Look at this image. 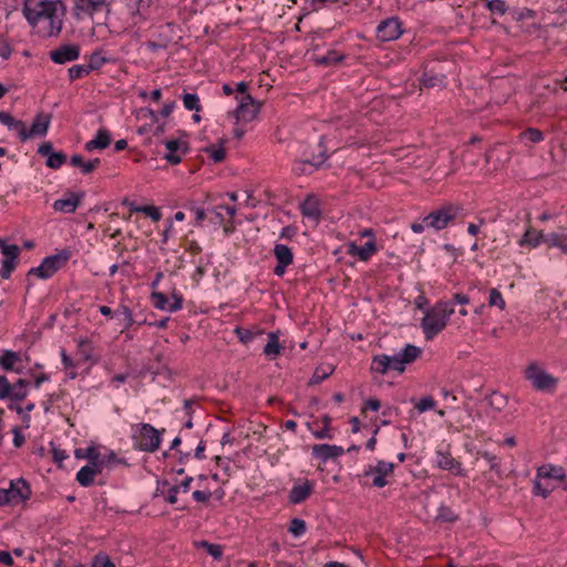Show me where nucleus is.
Returning a JSON list of instances; mask_svg holds the SVG:
<instances>
[{"label": "nucleus", "mask_w": 567, "mask_h": 567, "mask_svg": "<svg viewBox=\"0 0 567 567\" xmlns=\"http://www.w3.org/2000/svg\"><path fill=\"white\" fill-rule=\"evenodd\" d=\"M322 423H324V427L313 431V436L319 440L332 439L330 429L331 417L329 415H323Z\"/></svg>", "instance_id": "44"}, {"label": "nucleus", "mask_w": 567, "mask_h": 567, "mask_svg": "<svg viewBox=\"0 0 567 567\" xmlns=\"http://www.w3.org/2000/svg\"><path fill=\"white\" fill-rule=\"evenodd\" d=\"M421 354L420 348L413 344H406L403 351L395 355H388L390 370L403 372L405 364L412 363Z\"/></svg>", "instance_id": "8"}, {"label": "nucleus", "mask_w": 567, "mask_h": 567, "mask_svg": "<svg viewBox=\"0 0 567 567\" xmlns=\"http://www.w3.org/2000/svg\"><path fill=\"white\" fill-rule=\"evenodd\" d=\"M334 368L331 365H320L315 370L312 378L310 379L309 384L315 385L319 384L323 380H326L329 375L332 374Z\"/></svg>", "instance_id": "37"}, {"label": "nucleus", "mask_w": 567, "mask_h": 567, "mask_svg": "<svg viewBox=\"0 0 567 567\" xmlns=\"http://www.w3.org/2000/svg\"><path fill=\"white\" fill-rule=\"evenodd\" d=\"M525 378L537 391L554 392L558 384V379L547 373L537 363H530L525 370Z\"/></svg>", "instance_id": "5"}, {"label": "nucleus", "mask_w": 567, "mask_h": 567, "mask_svg": "<svg viewBox=\"0 0 567 567\" xmlns=\"http://www.w3.org/2000/svg\"><path fill=\"white\" fill-rule=\"evenodd\" d=\"M80 204V197L75 194H70L65 198L56 199L53 203V209L60 213H74Z\"/></svg>", "instance_id": "27"}, {"label": "nucleus", "mask_w": 567, "mask_h": 567, "mask_svg": "<svg viewBox=\"0 0 567 567\" xmlns=\"http://www.w3.org/2000/svg\"><path fill=\"white\" fill-rule=\"evenodd\" d=\"M315 483L306 481L301 485H295L289 492V502L291 504H300L305 502L313 492Z\"/></svg>", "instance_id": "24"}, {"label": "nucleus", "mask_w": 567, "mask_h": 567, "mask_svg": "<svg viewBox=\"0 0 567 567\" xmlns=\"http://www.w3.org/2000/svg\"><path fill=\"white\" fill-rule=\"evenodd\" d=\"M401 34L402 28L398 18L385 19L377 28L378 39L384 42L396 40Z\"/></svg>", "instance_id": "11"}, {"label": "nucleus", "mask_w": 567, "mask_h": 567, "mask_svg": "<svg viewBox=\"0 0 567 567\" xmlns=\"http://www.w3.org/2000/svg\"><path fill=\"white\" fill-rule=\"evenodd\" d=\"M274 254L277 260V265L274 268V274L278 277H281L286 272V268L292 264L293 254L288 246L282 244H277L275 246Z\"/></svg>", "instance_id": "12"}, {"label": "nucleus", "mask_w": 567, "mask_h": 567, "mask_svg": "<svg viewBox=\"0 0 567 567\" xmlns=\"http://www.w3.org/2000/svg\"><path fill=\"white\" fill-rule=\"evenodd\" d=\"M389 358L386 354H379L373 357L371 363V372L385 374L390 370Z\"/></svg>", "instance_id": "35"}, {"label": "nucleus", "mask_w": 567, "mask_h": 567, "mask_svg": "<svg viewBox=\"0 0 567 567\" xmlns=\"http://www.w3.org/2000/svg\"><path fill=\"white\" fill-rule=\"evenodd\" d=\"M70 164L74 167H80L83 174H90L101 164V161L100 158H94L85 162L81 155L75 154L71 157Z\"/></svg>", "instance_id": "32"}, {"label": "nucleus", "mask_w": 567, "mask_h": 567, "mask_svg": "<svg viewBox=\"0 0 567 567\" xmlns=\"http://www.w3.org/2000/svg\"><path fill=\"white\" fill-rule=\"evenodd\" d=\"M30 496L31 488L24 478L12 480L8 488L0 489V506L22 503L29 499Z\"/></svg>", "instance_id": "4"}, {"label": "nucleus", "mask_w": 567, "mask_h": 567, "mask_svg": "<svg viewBox=\"0 0 567 567\" xmlns=\"http://www.w3.org/2000/svg\"><path fill=\"white\" fill-rule=\"evenodd\" d=\"M0 123L7 126L10 131H14L18 133L21 141H23L24 134V123L20 120H16L8 112H0Z\"/></svg>", "instance_id": "29"}, {"label": "nucleus", "mask_w": 567, "mask_h": 567, "mask_svg": "<svg viewBox=\"0 0 567 567\" xmlns=\"http://www.w3.org/2000/svg\"><path fill=\"white\" fill-rule=\"evenodd\" d=\"M132 439L134 441V447L137 450H142V426L141 425H133L132 426Z\"/></svg>", "instance_id": "61"}, {"label": "nucleus", "mask_w": 567, "mask_h": 567, "mask_svg": "<svg viewBox=\"0 0 567 567\" xmlns=\"http://www.w3.org/2000/svg\"><path fill=\"white\" fill-rule=\"evenodd\" d=\"M204 546L207 547V553L213 556L215 559H219L223 556V549L221 546L209 544L207 542H204Z\"/></svg>", "instance_id": "62"}, {"label": "nucleus", "mask_w": 567, "mask_h": 567, "mask_svg": "<svg viewBox=\"0 0 567 567\" xmlns=\"http://www.w3.org/2000/svg\"><path fill=\"white\" fill-rule=\"evenodd\" d=\"M164 432L165 429L157 430L151 424L144 423V452L157 451Z\"/></svg>", "instance_id": "17"}, {"label": "nucleus", "mask_w": 567, "mask_h": 567, "mask_svg": "<svg viewBox=\"0 0 567 567\" xmlns=\"http://www.w3.org/2000/svg\"><path fill=\"white\" fill-rule=\"evenodd\" d=\"M90 73L86 64H74L69 69V78L71 81L84 78Z\"/></svg>", "instance_id": "47"}, {"label": "nucleus", "mask_w": 567, "mask_h": 567, "mask_svg": "<svg viewBox=\"0 0 567 567\" xmlns=\"http://www.w3.org/2000/svg\"><path fill=\"white\" fill-rule=\"evenodd\" d=\"M18 259L3 258L1 261L0 275L3 279H9L16 268Z\"/></svg>", "instance_id": "49"}, {"label": "nucleus", "mask_w": 567, "mask_h": 567, "mask_svg": "<svg viewBox=\"0 0 567 567\" xmlns=\"http://www.w3.org/2000/svg\"><path fill=\"white\" fill-rule=\"evenodd\" d=\"M65 12L62 0H24L23 3L27 21L48 37H55L62 31Z\"/></svg>", "instance_id": "1"}, {"label": "nucleus", "mask_w": 567, "mask_h": 567, "mask_svg": "<svg viewBox=\"0 0 567 567\" xmlns=\"http://www.w3.org/2000/svg\"><path fill=\"white\" fill-rule=\"evenodd\" d=\"M537 478L557 480L564 482V489H567V475L564 467L544 464L537 468Z\"/></svg>", "instance_id": "19"}, {"label": "nucleus", "mask_w": 567, "mask_h": 567, "mask_svg": "<svg viewBox=\"0 0 567 567\" xmlns=\"http://www.w3.org/2000/svg\"><path fill=\"white\" fill-rule=\"evenodd\" d=\"M435 462L441 470L450 471L451 473L458 476L465 475L462 464L447 452H437Z\"/></svg>", "instance_id": "20"}, {"label": "nucleus", "mask_w": 567, "mask_h": 567, "mask_svg": "<svg viewBox=\"0 0 567 567\" xmlns=\"http://www.w3.org/2000/svg\"><path fill=\"white\" fill-rule=\"evenodd\" d=\"M105 62V59L100 53H93L86 64L90 72L100 69Z\"/></svg>", "instance_id": "56"}, {"label": "nucleus", "mask_w": 567, "mask_h": 567, "mask_svg": "<svg viewBox=\"0 0 567 567\" xmlns=\"http://www.w3.org/2000/svg\"><path fill=\"white\" fill-rule=\"evenodd\" d=\"M183 103L186 110L199 112L202 110V105L199 102V97L194 93H186L183 96Z\"/></svg>", "instance_id": "42"}, {"label": "nucleus", "mask_w": 567, "mask_h": 567, "mask_svg": "<svg viewBox=\"0 0 567 567\" xmlns=\"http://www.w3.org/2000/svg\"><path fill=\"white\" fill-rule=\"evenodd\" d=\"M66 163V155L62 152H53L47 158V166L53 169L60 168L63 164Z\"/></svg>", "instance_id": "43"}, {"label": "nucleus", "mask_w": 567, "mask_h": 567, "mask_svg": "<svg viewBox=\"0 0 567 567\" xmlns=\"http://www.w3.org/2000/svg\"><path fill=\"white\" fill-rule=\"evenodd\" d=\"M349 252L357 256L360 260L367 261L377 252L375 240L369 239L363 246L351 243L349 245Z\"/></svg>", "instance_id": "25"}, {"label": "nucleus", "mask_w": 567, "mask_h": 567, "mask_svg": "<svg viewBox=\"0 0 567 567\" xmlns=\"http://www.w3.org/2000/svg\"><path fill=\"white\" fill-rule=\"evenodd\" d=\"M111 1L112 0H71L73 13L78 19L93 17L94 13L102 11Z\"/></svg>", "instance_id": "10"}, {"label": "nucleus", "mask_w": 567, "mask_h": 567, "mask_svg": "<svg viewBox=\"0 0 567 567\" xmlns=\"http://www.w3.org/2000/svg\"><path fill=\"white\" fill-rule=\"evenodd\" d=\"M11 383L4 375H0V400L10 399Z\"/></svg>", "instance_id": "55"}, {"label": "nucleus", "mask_w": 567, "mask_h": 567, "mask_svg": "<svg viewBox=\"0 0 567 567\" xmlns=\"http://www.w3.org/2000/svg\"><path fill=\"white\" fill-rule=\"evenodd\" d=\"M324 161V158H322L319 163H313L309 159H306V161H297L293 163V166H292V172L300 176V175H306V174H311L313 171L318 169V167L320 166V164Z\"/></svg>", "instance_id": "33"}, {"label": "nucleus", "mask_w": 567, "mask_h": 567, "mask_svg": "<svg viewBox=\"0 0 567 567\" xmlns=\"http://www.w3.org/2000/svg\"><path fill=\"white\" fill-rule=\"evenodd\" d=\"M92 567H115V565L107 555L97 554L92 560Z\"/></svg>", "instance_id": "54"}, {"label": "nucleus", "mask_w": 567, "mask_h": 567, "mask_svg": "<svg viewBox=\"0 0 567 567\" xmlns=\"http://www.w3.org/2000/svg\"><path fill=\"white\" fill-rule=\"evenodd\" d=\"M442 82L443 80L441 78L429 75L427 73H424L422 78V84L426 87H434L441 85Z\"/></svg>", "instance_id": "58"}, {"label": "nucleus", "mask_w": 567, "mask_h": 567, "mask_svg": "<svg viewBox=\"0 0 567 567\" xmlns=\"http://www.w3.org/2000/svg\"><path fill=\"white\" fill-rule=\"evenodd\" d=\"M164 144L167 150L164 158L172 165H177L182 162V156L177 154L178 151H182V153L185 154L189 148L188 142L179 138L166 140Z\"/></svg>", "instance_id": "15"}, {"label": "nucleus", "mask_w": 567, "mask_h": 567, "mask_svg": "<svg viewBox=\"0 0 567 567\" xmlns=\"http://www.w3.org/2000/svg\"><path fill=\"white\" fill-rule=\"evenodd\" d=\"M520 138L536 144L544 140V135L538 128H527L520 133Z\"/></svg>", "instance_id": "45"}, {"label": "nucleus", "mask_w": 567, "mask_h": 567, "mask_svg": "<svg viewBox=\"0 0 567 567\" xmlns=\"http://www.w3.org/2000/svg\"><path fill=\"white\" fill-rule=\"evenodd\" d=\"M343 453H344L343 449L338 445L316 444L312 446L313 456L319 458L321 462H327L328 460H334V458L341 456Z\"/></svg>", "instance_id": "21"}, {"label": "nucleus", "mask_w": 567, "mask_h": 567, "mask_svg": "<svg viewBox=\"0 0 567 567\" xmlns=\"http://www.w3.org/2000/svg\"><path fill=\"white\" fill-rule=\"evenodd\" d=\"M487 400L488 404L498 412L503 411L508 403L507 396L498 392H493Z\"/></svg>", "instance_id": "41"}, {"label": "nucleus", "mask_w": 567, "mask_h": 567, "mask_svg": "<svg viewBox=\"0 0 567 567\" xmlns=\"http://www.w3.org/2000/svg\"><path fill=\"white\" fill-rule=\"evenodd\" d=\"M193 482V477L188 476L184 478L179 484L174 485V492L178 493H188L190 489V484Z\"/></svg>", "instance_id": "64"}, {"label": "nucleus", "mask_w": 567, "mask_h": 567, "mask_svg": "<svg viewBox=\"0 0 567 567\" xmlns=\"http://www.w3.org/2000/svg\"><path fill=\"white\" fill-rule=\"evenodd\" d=\"M288 530L295 536L299 537L303 535L307 530L306 522L300 518H292L289 525Z\"/></svg>", "instance_id": "46"}, {"label": "nucleus", "mask_w": 567, "mask_h": 567, "mask_svg": "<svg viewBox=\"0 0 567 567\" xmlns=\"http://www.w3.org/2000/svg\"><path fill=\"white\" fill-rule=\"evenodd\" d=\"M395 465L390 462L379 461L374 466L364 471V476H372L373 486L382 488L389 484V477L393 476Z\"/></svg>", "instance_id": "6"}, {"label": "nucleus", "mask_w": 567, "mask_h": 567, "mask_svg": "<svg viewBox=\"0 0 567 567\" xmlns=\"http://www.w3.org/2000/svg\"><path fill=\"white\" fill-rule=\"evenodd\" d=\"M51 123V115L39 113L28 130L24 125L23 141L32 138L34 136H45Z\"/></svg>", "instance_id": "13"}, {"label": "nucleus", "mask_w": 567, "mask_h": 567, "mask_svg": "<svg viewBox=\"0 0 567 567\" xmlns=\"http://www.w3.org/2000/svg\"><path fill=\"white\" fill-rule=\"evenodd\" d=\"M303 217L318 221L321 217V209L318 198L315 195H308L300 205Z\"/></svg>", "instance_id": "23"}, {"label": "nucleus", "mask_w": 567, "mask_h": 567, "mask_svg": "<svg viewBox=\"0 0 567 567\" xmlns=\"http://www.w3.org/2000/svg\"><path fill=\"white\" fill-rule=\"evenodd\" d=\"M545 244L549 247H557L564 254H567V235L561 233H550L546 235Z\"/></svg>", "instance_id": "34"}, {"label": "nucleus", "mask_w": 567, "mask_h": 567, "mask_svg": "<svg viewBox=\"0 0 567 567\" xmlns=\"http://www.w3.org/2000/svg\"><path fill=\"white\" fill-rule=\"evenodd\" d=\"M235 333L243 343H248L254 339V333L250 330L237 327Z\"/></svg>", "instance_id": "59"}, {"label": "nucleus", "mask_w": 567, "mask_h": 567, "mask_svg": "<svg viewBox=\"0 0 567 567\" xmlns=\"http://www.w3.org/2000/svg\"><path fill=\"white\" fill-rule=\"evenodd\" d=\"M84 457L89 458V462L104 465V461L100 458V452L95 447H89Z\"/></svg>", "instance_id": "60"}, {"label": "nucleus", "mask_w": 567, "mask_h": 567, "mask_svg": "<svg viewBox=\"0 0 567 567\" xmlns=\"http://www.w3.org/2000/svg\"><path fill=\"white\" fill-rule=\"evenodd\" d=\"M102 464L89 462L86 465L81 467L80 471L76 473V481L83 487L91 486L94 482L95 476L102 473Z\"/></svg>", "instance_id": "18"}, {"label": "nucleus", "mask_w": 567, "mask_h": 567, "mask_svg": "<svg viewBox=\"0 0 567 567\" xmlns=\"http://www.w3.org/2000/svg\"><path fill=\"white\" fill-rule=\"evenodd\" d=\"M436 406V402L435 400L432 398V396H424L416 404H415V409L420 412V413H424L429 410H433L434 408Z\"/></svg>", "instance_id": "53"}, {"label": "nucleus", "mask_w": 567, "mask_h": 567, "mask_svg": "<svg viewBox=\"0 0 567 567\" xmlns=\"http://www.w3.org/2000/svg\"><path fill=\"white\" fill-rule=\"evenodd\" d=\"M71 256L72 252L70 249H62L54 255L45 257L38 267L30 269L29 275H34L40 279L47 280L62 269Z\"/></svg>", "instance_id": "3"}, {"label": "nucleus", "mask_w": 567, "mask_h": 567, "mask_svg": "<svg viewBox=\"0 0 567 567\" xmlns=\"http://www.w3.org/2000/svg\"><path fill=\"white\" fill-rule=\"evenodd\" d=\"M22 357L19 352L4 350L0 355V367L6 371L20 373L23 369Z\"/></svg>", "instance_id": "22"}, {"label": "nucleus", "mask_w": 567, "mask_h": 567, "mask_svg": "<svg viewBox=\"0 0 567 567\" xmlns=\"http://www.w3.org/2000/svg\"><path fill=\"white\" fill-rule=\"evenodd\" d=\"M99 311L105 317L123 319L124 321L131 320V311L127 308H123L121 311H113L107 306H100Z\"/></svg>", "instance_id": "36"}, {"label": "nucleus", "mask_w": 567, "mask_h": 567, "mask_svg": "<svg viewBox=\"0 0 567 567\" xmlns=\"http://www.w3.org/2000/svg\"><path fill=\"white\" fill-rule=\"evenodd\" d=\"M204 152L209 155V157L215 163H221L226 158V151L223 146V143L219 146L209 145L204 148Z\"/></svg>", "instance_id": "38"}, {"label": "nucleus", "mask_w": 567, "mask_h": 567, "mask_svg": "<svg viewBox=\"0 0 567 567\" xmlns=\"http://www.w3.org/2000/svg\"><path fill=\"white\" fill-rule=\"evenodd\" d=\"M477 454H478V456H481L482 458H484L485 461H487L489 463L491 471H494L497 474L501 473V466H499V462H498V458L496 455H494L489 452H486V451L478 452Z\"/></svg>", "instance_id": "52"}, {"label": "nucleus", "mask_w": 567, "mask_h": 567, "mask_svg": "<svg viewBox=\"0 0 567 567\" xmlns=\"http://www.w3.org/2000/svg\"><path fill=\"white\" fill-rule=\"evenodd\" d=\"M342 55L338 54L336 51H329L326 54H316L315 61L317 64L321 65H331L342 60Z\"/></svg>", "instance_id": "39"}, {"label": "nucleus", "mask_w": 567, "mask_h": 567, "mask_svg": "<svg viewBox=\"0 0 567 567\" xmlns=\"http://www.w3.org/2000/svg\"><path fill=\"white\" fill-rule=\"evenodd\" d=\"M260 103L252 99L250 94L243 95L238 100V106L234 114L237 121L250 122L259 113Z\"/></svg>", "instance_id": "7"}, {"label": "nucleus", "mask_w": 567, "mask_h": 567, "mask_svg": "<svg viewBox=\"0 0 567 567\" xmlns=\"http://www.w3.org/2000/svg\"><path fill=\"white\" fill-rule=\"evenodd\" d=\"M162 210L154 205H144V217L150 218L153 223H158L162 219Z\"/></svg>", "instance_id": "51"}, {"label": "nucleus", "mask_w": 567, "mask_h": 567, "mask_svg": "<svg viewBox=\"0 0 567 567\" xmlns=\"http://www.w3.org/2000/svg\"><path fill=\"white\" fill-rule=\"evenodd\" d=\"M173 301L171 302L167 297L162 292H153L151 295V301L153 306L161 310H166L169 312L179 310L183 306V297L181 295H173Z\"/></svg>", "instance_id": "16"}, {"label": "nucleus", "mask_w": 567, "mask_h": 567, "mask_svg": "<svg viewBox=\"0 0 567 567\" xmlns=\"http://www.w3.org/2000/svg\"><path fill=\"white\" fill-rule=\"evenodd\" d=\"M546 235L542 230L527 227L522 238L518 240L520 247L535 248L540 243H545Z\"/></svg>", "instance_id": "26"}, {"label": "nucleus", "mask_w": 567, "mask_h": 567, "mask_svg": "<svg viewBox=\"0 0 567 567\" xmlns=\"http://www.w3.org/2000/svg\"><path fill=\"white\" fill-rule=\"evenodd\" d=\"M279 331L270 332L268 334V342L264 347V353L270 359L280 354L284 347L279 343Z\"/></svg>", "instance_id": "30"}, {"label": "nucleus", "mask_w": 567, "mask_h": 567, "mask_svg": "<svg viewBox=\"0 0 567 567\" xmlns=\"http://www.w3.org/2000/svg\"><path fill=\"white\" fill-rule=\"evenodd\" d=\"M455 217L456 209L453 206H445L429 214L424 218V221L426 224V227H432L436 230H441L445 228L450 221L455 219Z\"/></svg>", "instance_id": "9"}, {"label": "nucleus", "mask_w": 567, "mask_h": 567, "mask_svg": "<svg viewBox=\"0 0 567 567\" xmlns=\"http://www.w3.org/2000/svg\"><path fill=\"white\" fill-rule=\"evenodd\" d=\"M454 313L451 302L440 301L431 308L421 321V327L426 340H432L447 324L450 317Z\"/></svg>", "instance_id": "2"}, {"label": "nucleus", "mask_w": 567, "mask_h": 567, "mask_svg": "<svg viewBox=\"0 0 567 567\" xmlns=\"http://www.w3.org/2000/svg\"><path fill=\"white\" fill-rule=\"evenodd\" d=\"M488 305L489 307H497L501 310L505 309V300L502 293L496 288H493L489 291Z\"/></svg>", "instance_id": "48"}, {"label": "nucleus", "mask_w": 567, "mask_h": 567, "mask_svg": "<svg viewBox=\"0 0 567 567\" xmlns=\"http://www.w3.org/2000/svg\"><path fill=\"white\" fill-rule=\"evenodd\" d=\"M486 6L491 12L499 16H504L508 9L504 0H488Z\"/></svg>", "instance_id": "50"}, {"label": "nucleus", "mask_w": 567, "mask_h": 567, "mask_svg": "<svg viewBox=\"0 0 567 567\" xmlns=\"http://www.w3.org/2000/svg\"><path fill=\"white\" fill-rule=\"evenodd\" d=\"M29 382L24 379H19L16 383L11 384L10 401H22L29 394Z\"/></svg>", "instance_id": "31"}, {"label": "nucleus", "mask_w": 567, "mask_h": 567, "mask_svg": "<svg viewBox=\"0 0 567 567\" xmlns=\"http://www.w3.org/2000/svg\"><path fill=\"white\" fill-rule=\"evenodd\" d=\"M79 56L80 47L75 44H64L50 52L51 60L58 64L75 61Z\"/></svg>", "instance_id": "14"}, {"label": "nucleus", "mask_w": 567, "mask_h": 567, "mask_svg": "<svg viewBox=\"0 0 567 567\" xmlns=\"http://www.w3.org/2000/svg\"><path fill=\"white\" fill-rule=\"evenodd\" d=\"M111 143V135L106 130H99L95 137L85 143V150L91 152L94 150H104Z\"/></svg>", "instance_id": "28"}, {"label": "nucleus", "mask_w": 567, "mask_h": 567, "mask_svg": "<svg viewBox=\"0 0 567 567\" xmlns=\"http://www.w3.org/2000/svg\"><path fill=\"white\" fill-rule=\"evenodd\" d=\"M12 53V49L9 44V42L0 37V56L4 60L9 59Z\"/></svg>", "instance_id": "63"}, {"label": "nucleus", "mask_w": 567, "mask_h": 567, "mask_svg": "<svg viewBox=\"0 0 567 567\" xmlns=\"http://www.w3.org/2000/svg\"><path fill=\"white\" fill-rule=\"evenodd\" d=\"M0 249L3 258L18 259L20 255V248L14 244H7V241L0 238Z\"/></svg>", "instance_id": "40"}, {"label": "nucleus", "mask_w": 567, "mask_h": 567, "mask_svg": "<svg viewBox=\"0 0 567 567\" xmlns=\"http://www.w3.org/2000/svg\"><path fill=\"white\" fill-rule=\"evenodd\" d=\"M51 452L53 461L59 465H61L62 462L69 457L68 453L64 450H61L54 445H52Z\"/></svg>", "instance_id": "57"}]
</instances>
